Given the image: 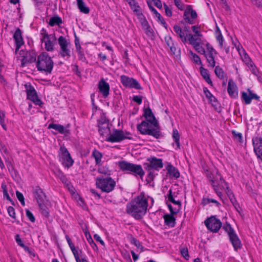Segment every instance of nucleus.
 <instances>
[{
	"label": "nucleus",
	"mask_w": 262,
	"mask_h": 262,
	"mask_svg": "<svg viewBox=\"0 0 262 262\" xmlns=\"http://www.w3.org/2000/svg\"><path fill=\"white\" fill-rule=\"evenodd\" d=\"M191 53L192 56L193 61L196 64H202V63L200 57L195 53H193L192 52H191Z\"/></svg>",
	"instance_id": "obj_57"
},
{
	"label": "nucleus",
	"mask_w": 262,
	"mask_h": 262,
	"mask_svg": "<svg viewBox=\"0 0 262 262\" xmlns=\"http://www.w3.org/2000/svg\"><path fill=\"white\" fill-rule=\"evenodd\" d=\"M133 101L136 102L138 104H141L142 102V96H134L133 97Z\"/></svg>",
	"instance_id": "obj_64"
},
{
	"label": "nucleus",
	"mask_w": 262,
	"mask_h": 262,
	"mask_svg": "<svg viewBox=\"0 0 262 262\" xmlns=\"http://www.w3.org/2000/svg\"><path fill=\"white\" fill-rule=\"evenodd\" d=\"M173 30L176 32L177 35L181 39V41L183 43H186L187 42V33H185L183 29L181 28L178 25H174L173 26Z\"/></svg>",
	"instance_id": "obj_28"
},
{
	"label": "nucleus",
	"mask_w": 262,
	"mask_h": 262,
	"mask_svg": "<svg viewBox=\"0 0 262 262\" xmlns=\"http://www.w3.org/2000/svg\"><path fill=\"white\" fill-rule=\"evenodd\" d=\"M206 47L208 53H206V59L208 63V67L213 68L215 65V58L213 55H216L217 52L209 43L206 44Z\"/></svg>",
	"instance_id": "obj_15"
},
{
	"label": "nucleus",
	"mask_w": 262,
	"mask_h": 262,
	"mask_svg": "<svg viewBox=\"0 0 262 262\" xmlns=\"http://www.w3.org/2000/svg\"><path fill=\"white\" fill-rule=\"evenodd\" d=\"M71 250L76 260L79 259V258H80V254H81L82 252V250L79 249L78 248H75V246L71 248Z\"/></svg>",
	"instance_id": "obj_46"
},
{
	"label": "nucleus",
	"mask_w": 262,
	"mask_h": 262,
	"mask_svg": "<svg viewBox=\"0 0 262 262\" xmlns=\"http://www.w3.org/2000/svg\"><path fill=\"white\" fill-rule=\"evenodd\" d=\"M187 39L189 41V43L192 45L193 47L197 44H200L201 39L198 37H195L191 33H188L187 34Z\"/></svg>",
	"instance_id": "obj_37"
},
{
	"label": "nucleus",
	"mask_w": 262,
	"mask_h": 262,
	"mask_svg": "<svg viewBox=\"0 0 262 262\" xmlns=\"http://www.w3.org/2000/svg\"><path fill=\"white\" fill-rule=\"evenodd\" d=\"M252 141L254 151L257 157L262 161V137H254L252 138Z\"/></svg>",
	"instance_id": "obj_14"
},
{
	"label": "nucleus",
	"mask_w": 262,
	"mask_h": 262,
	"mask_svg": "<svg viewBox=\"0 0 262 262\" xmlns=\"http://www.w3.org/2000/svg\"><path fill=\"white\" fill-rule=\"evenodd\" d=\"M58 43L60 46L59 55L62 58L69 59L71 56L70 50L71 42L67 40L64 37L60 36L58 38Z\"/></svg>",
	"instance_id": "obj_7"
},
{
	"label": "nucleus",
	"mask_w": 262,
	"mask_h": 262,
	"mask_svg": "<svg viewBox=\"0 0 262 262\" xmlns=\"http://www.w3.org/2000/svg\"><path fill=\"white\" fill-rule=\"evenodd\" d=\"M223 229L227 233L230 243L235 251H238L242 248L241 239L231 225L226 222L223 226Z\"/></svg>",
	"instance_id": "obj_4"
},
{
	"label": "nucleus",
	"mask_w": 262,
	"mask_h": 262,
	"mask_svg": "<svg viewBox=\"0 0 262 262\" xmlns=\"http://www.w3.org/2000/svg\"><path fill=\"white\" fill-rule=\"evenodd\" d=\"M174 214H166L164 215V223L169 227H174L176 225V219L173 216Z\"/></svg>",
	"instance_id": "obj_29"
},
{
	"label": "nucleus",
	"mask_w": 262,
	"mask_h": 262,
	"mask_svg": "<svg viewBox=\"0 0 262 262\" xmlns=\"http://www.w3.org/2000/svg\"><path fill=\"white\" fill-rule=\"evenodd\" d=\"M210 184L211 185V186L213 188V190H214V192L216 193V194L217 195V196L220 198L222 199V195H223V193L221 191H219L218 185H216V184H214V180H213L212 179L210 181Z\"/></svg>",
	"instance_id": "obj_47"
},
{
	"label": "nucleus",
	"mask_w": 262,
	"mask_h": 262,
	"mask_svg": "<svg viewBox=\"0 0 262 262\" xmlns=\"http://www.w3.org/2000/svg\"><path fill=\"white\" fill-rule=\"evenodd\" d=\"M164 8L165 10L166 15L168 17L171 16L172 11L166 4H164Z\"/></svg>",
	"instance_id": "obj_63"
},
{
	"label": "nucleus",
	"mask_w": 262,
	"mask_h": 262,
	"mask_svg": "<svg viewBox=\"0 0 262 262\" xmlns=\"http://www.w3.org/2000/svg\"><path fill=\"white\" fill-rule=\"evenodd\" d=\"M98 88L104 98H106L110 94V86L103 78L100 79L98 84Z\"/></svg>",
	"instance_id": "obj_22"
},
{
	"label": "nucleus",
	"mask_w": 262,
	"mask_h": 262,
	"mask_svg": "<svg viewBox=\"0 0 262 262\" xmlns=\"http://www.w3.org/2000/svg\"><path fill=\"white\" fill-rule=\"evenodd\" d=\"M166 169L167 170V173L170 177L176 179L180 177V173L178 170L170 163H169L167 165Z\"/></svg>",
	"instance_id": "obj_32"
},
{
	"label": "nucleus",
	"mask_w": 262,
	"mask_h": 262,
	"mask_svg": "<svg viewBox=\"0 0 262 262\" xmlns=\"http://www.w3.org/2000/svg\"><path fill=\"white\" fill-rule=\"evenodd\" d=\"M4 118H5V114L3 112H0V124L3 127V128L6 130V125L4 123Z\"/></svg>",
	"instance_id": "obj_61"
},
{
	"label": "nucleus",
	"mask_w": 262,
	"mask_h": 262,
	"mask_svg": "<svg viewBox=\"0 0 262 262\" xmlns=\"http://www.w3.org/2000/svg\"><path fill=\"white\" fill-rule=\"evenodd\" d=\"M143 117L145 118V120L149 121L151 125L153 127H157L159 125L158 121L156 119L151 110L149 107L144 110Z\"/></svg>",
	"instance_id": "obj_21"
},
{
	"label": "nucleus",
	"mask_w": 262,
	"mask_h": 262,
	"mask_svg": "<svg viewBox=\"0 0 262 262\" xmlns=\"http://www.w3.org/2000/svg\"><path fill=\"white\" fill-rule=\"evenodd\" d=\"M207 228L210 231L216 233L222 227V223L215 216H211L207 219L204 222Z\"/></svg>",
	"instance_id": "obj_11"
},
{
	"label": "nucleus",
	"mask_w": 262,
	"mask_h": 262,
	"mask_svg": "<svg viewBox=\"0 0 262 262\" xmlns=\"http://www.w3.org/2000/svg\"><path fill=\"white\" fill-rule=\"evenodd\" d=\"M54 40H55V36H52L43 40V42H45V48L47 51L51 52L54 50V44L53 42Z\"/></svg>",
	"instance_id": "obj_31"
},
{
	"label": "nucleus",
	"mask_w": 262,
	"mask_h": 262,
	"mask_svg": "<svg viewBox=\"0 0 262 262\" xmlns=\"http://www.w3.org/2000/svg\"><path fill=\"white\" fill-rule=\"evenodd\" d=\"M48 129L53 128L61 134L68 135L70 130L66 129L63 125L59 124L51 123L48 127Z\"/></svg>",
	"instance_id": "obj_27"
},
{
	"label": "nucleus",
	"mask_w": 262,
	"mask_h": 262,
	"mask_svg": "<svg viewBox=\"0 0 262 262\" xmlns=\"http://www.w3.org/2000/svg\"><path fill=\"white\" fill-rule=\"evenodd\" d=\"M25 86L27 99L31 100L35 105L42 107L43 103L41 99L38 98L37 92L34 88L30 84H26Z\"/></svg>",
	"instance_id": "obj_8"
},
{
	"label": "nucleus",
	"mask_w": 262,
	"mask_h": 262,
	"mask_svg": "<svg viewBox=\"0 0 262 262\" xmlns=\"http://www.w3.org/2000/svg\"><path fill=\"white\" fill-rule=\"evenodd\" d=\"M147 209L143 208L142 206H137L129 202L126 205V211L136 220H139L142 219L146 214Z\"/></svg>",
	"instance_id": "obj_6"
},
{
	"label": "nucleus",
	"mask_w": 262,
	"mask_h": 262,
	"mask_svg": "<svg viewBox=\"0 0 262 262\" xmlns=\"http://www.w3.org/2000/svg\"><path fill=\"white\" fill-rule=\"evenodd\" d=\"M214 72L216 76L221 79H224L226 77V74L225 73L224 70L219 66L215 67Z\"/></svg>",
	"instance_id": "obj_40"
},
{
	"label": "nucleus",
	"mask_w": 262,
	"mask_h": 262,
	"mask_svg": "<svg viewBox=\"0 0 262 262\" xmlns=\"http://www.w3.org/2000/svg\"><path fill=\"white\" fill-rule=\"evenodd\" d=\"M247 92L248 94L244 91L241 92V98L245 104L251 103L252 99L260 101V97L256 94L253 93L250 89H247Z\"/></svg>",
	"instance_id": "obj_16"
},
{
	"label": "nucleus",
	"mask_w": 262,
	"mask_h": 262,
	"mask_svg": "<svg viewBox=\"0 0 262 262\" xmlns=\"http://www.w3.org/2000/svg\"><path fill=\"white\" fill-rule=\"evenodd\" d=\"M217 177L219 178V180L221 182L224 183L226 186L228 185V183L224 180L223 177L218 171H216V173L215 175V183L217 181Z\"/></svg>",
	"instance_id": "obj_58"
},
{
	"label": "nucleus",
	"mask_w": 262,
	"mask_h": 262,
	"mask_svg": "<svg viewBox=\"0 0 262 262\" xmlns=\"http://www.w3.org/2000/svg\"><path fill=\"white\" fill-rule=\"evenodd\" d=\"M181 254L183 257L186 260H188L189 255L188 254V249L187 248H183L180 250Z\"/></svg>",
	"instance_id": "obj_53"
},
{
	"label": "nucleus",
	"mask_w": 262,
	"mask_h": 262,
	"mask_svg": "<svg viewBox=\"0 0 262 262\" xmlns=\"http://www.w3.org/2000/svg\"><path fill=\"white\" fill-rule=\"evenodd\" d=\"M130 203L134 204L137 206H142L143 208L147 209L148 200L143 192L140 193L139 195L135 197L134 200L130 202Z\"/></svg>",
	"instance_id": "obj_20"
},
{
	"label": "nucleus",
	"mask_w": 262,
	"mask_h": 262,
	"mask_svg": "<svg viewBox=\"0 0 262 262\" xmlns=\"http://www.w3.org/2000/svg\"><path fill=\"white\" fill-rule=\"evenodd\" d=\"M148 163L144 164V168L146 170H154L159 171L163 167V160L162 159L157 158L156 157H150L147 159Z\"/></svg>",
	"instance_id": "obj_9"
},
{
	"label": "nucleus",
	"mask_w": 262,
	"mask_h": 262,
	"mask_svg": "<svg viewBox=\"0 0 262 262\" xmlns=\"http://www.w3.org/2000/svg\"><path fill=\"white\" fill-rule=\"evenodd\" d=\"M98 126V132L101 136H109L110 134L111 133V129L110 127L108 126V124H107L106 126L105 127H103L102 125H99Z\"/></svg>",
	"instance_id": "obj_38"
},
{
	"label": "nucleus",
	"mask_w": 262,
	"mask_h": 262,
	"mask_svg": "<svg viewBox=\"0 0 262 262\" xmlns=\"http://www.w3.org/2000/svg\"><path fill=\"white\" fill-rule=\"evenodd\" d=\"M227 91L228 94L231 97L233 98H236L237 97V88L232 79H230L228 81Z\"/></svg>",
	"instance_id": "obj_25"
},
{
	"label": "nucleus",
	"mask_w": 262,
	"mask_h": 262,
	"mask_svg": "<svg viewBox=\"0 0 262 262\" xmlns=\"http://www.w3.org/2000/svg\"><path fill=\"white\" fill-rule=\"evenodd\" d=\"M7 211L10 216H11L13 219L16 218L15 209L13 207H8L7 208Z\"/></svg>",
	"instance_id": "obj_55"
},
{
	"label": "nucleus",
	"mask_w": 262,
	"mask_h": 262,
	"mask_svg": "<svg viewBox=\"0 0 262 262\" xmlns=\"http://www.w3.org/2000/svg\"><path fill=\"white\" fill-rule=\"evenodd\" d=\"M250 70L251 71L252 73L254 75L257 76L258 73V71L256 66L254 64L253 62H251L248 66Z\"/></svg>",
	"instance_id": "obj_52"
},
{
	"label": "nucleus",
	"mask_w": 262,
	"mask_h": 262,
	"mask_svg": "<svg viewBox=\"0 0 262 262\" xmlns=\"http://www.w3.org/2000/svg\"><path fill=\"white\" fill-rule=\"evenodd\" d=\"M139 19L146 35L150 37H153L154 36L153 30L149 26L145 16H143V17H141L139 18Z\"/></svg>",
	"instance_id": "obj_24"
},
{
	"label": "nucleus",
	"mask_w": 262,
	"mask_h": 262,
	"mask_svg": "<svg viewBox=\"0 0 262 262\" xmlns=\"http://www.w3.org/2000/svg\"><path fill=\"white\" fill-rule=\"evenodd\" d=\"M87 241L91 245V247L93 248V249L95 251H97L98 250V247L96 243L94 242L93 239H92L91 235H89V237L87 238Z\"/></svg>",
	"instance_id": "obj_51"
},
{
	"label": "nucleus",
	"mask_w": 262,
	"mask_h": 262,
	"mask_svg": "<svg viewBox=\"0 0 262 262\" xmlns=\"http://www.w3.org/2000/svg\"><path fill=\"white\" fill-rule=\"evenodd\" d=\"M45 202L38 203L39 209L41 211V214L46 217L49 216V208L44 204Z\"/></svg>",
	"instance_id": "obj_39"
},
{
	"label": "nucleus",
	"mask_w": 262,
	"mask_h": 262,
	"mask_svg": "<svg viewBox=\"0 0 262 262\" xmlns=\"http://www.w3.org/2000/svg\"><path fill=\"white\" fill-rule=\"evenodd\" d=\"M77 6L80 11L84 14H88L90 12V9L86 7L83 0H77Z\"/></svg>",
	"instance_id": "obj_36"
},
{
	"label": "nucleus",
	"mask_w": 262,
	"mask_h": 262,
	"mask_svg": "<svg viewBox=\"0 0 262 262\" xmlns=\"http://www.w3.org/2000/svg\"><path fill=\"white\" fill-rule=\"evenodd\" d=\"M210 203H213L215 204L217 207H219L221 205V204L216 200L213 199H210L209 198H203L202 200L201 204L205 206Z\"/></svg>",
	"instance_id": "obj_41"
},
{
	"label": "nucleus",
	"mask_w": 262,
	"mask_h": 262,
	"mask_svg": "<svg viewBox=\"0 0 262 262\" xmlns=\"http://www.w3.org/2000/svg\"><path fill=\"white\" fill-rule=\"evenodd\" d=\"M57 176L63 184L67 185H69L70 183L69 180H68L66 175H64V174L61 171L58 170L57 173Z\"/></svg>",
	"instance_id": "obj_45"
},
{
	"label": "nucleus",
	"mask_w": 262,
	"mask_h": 262,
	"mask_svg": "<svg viewBox=\"0 0 262 262\" xmlns=\"http://www.w3.org/2000/svg\"><path fill=\"white\" fill-rule=\"evenodd\" d=\"M193 47L199 53L204 55L206 57V51L204 48L200 46V43L196 45Z\"/></svg>",
	"instance_id": "obj_50"
},
{
	"label": "nucleus",
	"mask_w": 262,
	"mask_h": 262,
	"mask_svg": "<svg viewBox=\"0 0 262 262\" xmlns=\"http://www.w3.org/2000/svg\"><path fill=\"white\" fill-rule=\"evenodd\" d=\"M165 42H166L167 46L169 47H170L175 44L174 43L173 41L172 40V37L170 36H165Z\"/></svg>",
	"instance_id": "obj_59"
},
{
	"label": "nucleus",
	"mask_w": 262,
	"mask_h": 262,
	"mask_svg": "<svg viewBox=\"0 0 262 262\" xmlns=\"http://www.w3.org/2000/svg\"><path fill=\"white\" fill-rule=\"evenodd\" d=\"M147 4L149 9L151 10L152 12H153L156 15V17L158 18L159 20L163 18V17L159 12H158V11L154 8V7L151 6L150 3L147 2Z\"/></svg>",
	"instance_id": "obj_49"
},
{
	"label": "nucleus",
	"mask_w": 262,
	"mask_h": 262,
	"mask_svg": "<svg viewBox=\"0 0 262 262\" xmlns=\"http://www.w3.org/2000/svg\"><path fill=\"white\" fill-rule=\"evenodd\" d=\"M13 37L14 40H15L16 46L15 52H17L21 46L24 43L22 36V32L19 28L16 29Z\"/></svg>",
	"instance_id": "obj_23"
},
{
	"label": "nucleus",
	"mask_w": 262,
	"mask_h": 262,
	"mask_svg": "<svg viewBox=\"0 0 262 262\" xmlns=\"http://www.w3.org/2000/svg\"><path fill=\"white\" fill-rule=\"evenodd\" d=\"M171 52L173 54L176 55H178L180 54V50L178 49L175 44L171 47H169Z\"/></svg>",
	"instance_id": "obj_62"
},
{
	"label": "nucleus",
	"mask_w": 262,
	"mask_h": 262,
	"mask_svg": "<svg viewBox=\"0 0 262 262\" xmlns=\"http://www.w3.org/2000/svg\"><path fill=\"white\" fill-rule=\"evenodd\" d=\"M116 184L115 180L110 177H97L96 179V187L101 189L102 192L106 193L112 192L114 189Z\"/></svg>",
	"instance_id": "obj_5"
},
{
	"label": "nucleus",
	"mask_w": 262,
	"mask_h": 262,
	"mask_svg": "<svg viewBox=\"0 0 262 262\" xmlns=\"http://www.w3.org/2000/svg\"><path fill=\"white\" fill-rule=\"evenodd\" d=\"M92 156L95 159V163L97 165L100 166L102 165V158L103 155L101 152L97 149H94L92 154Z\"/></svg>",
	"instance_id": "obj_33"
},
{
	"label": "nucleus",
	"mask_w": 262,
	"mask_h": 262,
	"mask_svg": "<svg viewBox=\"0 0 262 262\" xmlns=\"http://www.w3.org/2000/svg\"><path fill=\"white\" fill-rule=\"evenodd\" d=\"M124 139L133 140L130 136H125L122 130L114 129L112 133L106 138V141L111 143L119 142Z\"/></svg>",
	"instance_id": "obj_10"
},
{
	"label": "nucleus",
	"mask_w": 262,
	"mask_h": 262,
	"mask_svg": "<svg viewBox=\"0 0 262 262\" xmlns=\"http://www.w3.org/2000/svg\"><path fill=\"white\" fill-rule=\"evenodd\" d=\"M174 3L175 5L177 7V8L181 10H183L184 8V5L181 2V0H174Z\"/></svg>",
	"instance_id": "obj_60"
},
{
	"label": "nucleus",
	"mask_w": 262,
	"mask_h": 262,
	"mask_svg": "<svg viewBox=\"0 0 262 262\" xmlns=\"http://www.w3.org/2000/svg\"><path fill=\"white\" fill-rule=\"evenodd\" d=\"M120 169L124 173L132 174L136 178L140 177L142 179L145 174L141 165L135 164L126 161H121L118 162Z\"/></svg>",
	"instance_id": "obj_1"
},
{
	"label": "nucleus",
	"mask_w": 262,
	"mask_h": 262,
	"mask_svg": "<svg viewBox=\"0 0 262 262\" xmlns=\"http://www.w3.org/2000/svg\"><path fill=\"white\" fill-rule=\"evenodd\" d=\"M32 192L37 204L45 202L47 198L46 195L39 186H33Z\"/></svg>",
	"instance_id": "obj_18"
},
{
	"label": "nucleus",
	"mask_w": 262,
	"mask_h": 262,
	"mask_svg": "<svg viewBox=\"0 0 262 262\" xmlns=\"http://www.w3.org/2000/svg\"><path fill=\"white\" fill-rule=\"evenodd\" d=\"M36 53L33 51H29L23 56L21 59V67H24L28 64L36 62Z\"/></svg>",
	"instance_id": "obj_17"
},
{
	"label": "nucleus",
	"mask_w": 262,
	"mask_h": 262,
	"mask_svg": "<svg viewBox=\"0 0 262 262\" xmlns=\"http://www.w3.org/2000/svg\"><path fill=\"white\" fill-rule=\"evenodd\" d=\"M196 11L189 6L188 8L184 12L183 18L185 22L189 24H194V19L197 17Z\"/></svg>",
	"instance_id": "obj_19"
},
{
	"label": "nucleus",
	"mask_w": 262,
	"mask_h": 262,
	"mask_svg": "<svg viewBox=\"0 0 262 262\" xmlns=\"http://www.w3.org/2000/svg\"><path fill=\"white\" fill-rule=\"evenodd\" d=\"M60 151L61 152L60 161L65 167L70 168L73 165L74 161L69 152L64 146L60 147Z\"/></svg>",
	"instance_id": "obj_12"
},
{
	"label": "nucleus",
	"mask_w": 262,
	"mask_h": 262,
	"mask_svg": "<svg viewBox=\"0 0 262 262\" xmlns=\"http://www.w3.org/2000/svg\"><path fill=\"white\" fill-rule=\"evenodd\" d=\"M200 73L205 81L211 86H212L213 83L210 78V75L208 70L204 68L203 67H201L200 68Z\"/></svg>",
	"instance_id": "obj_34"
},
{
	"label": "nucleus",
	"mask_w": 262,
	"mask_h": 262,
	"mask_svg": "<svg viewBox=\"0 0 262 262\" xmlns=\"http://www.w3.org/2000/svg\"><path fill=\"white\" fill-rule=\"evenodd\" d=\"M127 2L129 5L131 9L137 15L138 18L143 17L144 15L140 11V7L138 3H137L135 0H127Z\"/></svg>",
	"instance_id": "obj_26"
},
{
	"label": "nucleus",
	"mask_w": 262,
	"mask_h": 262,
	"mask_svg": "<svg viewBox=\"0 0 262 262\" xmlns=\"http://www.w3.org/2000/svg\"><path fill=\"white\" fill-rule=\"evenodd\" d=\"M203 92L209 102L211 103L212 105H216L217 103L216 98L211 93L206 87L203 88Z\"/></svg>",
	"instance_id": "obj_30"
},
{
	"label": "nucleus",
	"mask_w": 262,
	"mask_h": 262,
	"mask_svg": "<svg viewBox=\"0 0 262 262\" xmlns=\"http://www.w3.org/2000/svg\"><path fill=\"white\" fill-rule=\"evenodd\" d=\"M172 138L177 144V148H180V135L177 129H174L172 131Z\"/></svg>",
	"instance_id": "obj_42"
},
{
	"label": "nucleus",
	"mask_w": 262,
	"mask_h": 262,
	"mask_svg": "<svg viewBox=\"0 0 262 262\" xmlns=\"http://www.w3.org/2000/svg\"><path fill=\"white\" fill-rule=\"evenodd\" d=\"M129 239V241L130 244L134 245L138 249H142L143 248V246L141 245L140 242L136 238H135L132 235L128 237Z\"/></svg>",
	"instance_id": "obj_44"
},
{
	"label": "nucleus",
	"mask_w": 262,
	"mask_h": 262,
	"mask_svg": "<svg viewBox=\"0 0 262 262\" xmlns=\"http://www.w3.org/2000/svg\"><path fill=\"white\" fill-rule=\"evenodd\" d=\"M151 125L149 121L144 120L137 125V128L142 135L151 136L156 139L160 138L162 136L160 125H158V126L154 127V128H151Z\"/></svg>",
	"instance_id": "obj_3"
},
{
	"label": "nucleus",
	"mask_w": 262,
	"mask_h": 262,
	"mask_svg": "<svg viewBox=\"0 0 262 262\" xmlns=\"http://www.w3.org/2000/svg\"><path fill=\"white\" fill-rule=\"evenodd\" d=\"M232 134L233 135V139L234 140L237 141L238 142L243 143V135L241 133L237 132L233 130H232Z\"/></svg>",
	"instance_id": "obj_43"
},
{
	"label": "nucleus",
	"mask_w": 262,
	"mask_h": 262,
	"mask_svg": "<svg viewBox=\"0 0 262 262\" xmlns=\"http://www.w3.org/2000/svg\"><path fill=\"white\" fill-rule=\"evenodd\" d=\"M62 23L61 18L59 16L56 15L51 17L49 22V25L51 27L55 26H60Z\"/></svg>",
	"instance_id": "obj_35"
},
{
	"label": "nucleus",
	"mask_w": 262,
	"mask_h": 262,
	"mask_svg": "<svg viewBox=\"0 0 262 262\" xmlns=\"http://www.w3.org/2000/svg\"><path fill=\"white\" fill-rule=\"evenodd\" d=\"M54 66V62L48 53L43 52L37 57L36 68L39 71L51 74Z\"/></svg>",
	"instance_id": "obj_2"
},
{
	"label": "nucleus",
	"mask_w": 262,
	"mask_h": 262,
	"mask_svg": "<svg viewBox=\"0 0 262 262\" xmlns=\"http://www.w3.org/2000/svg\"><path fill=\"white\" fill-rule=\"evenodd\" d=\"M2 188L3 189V195L4 198H6L7 200L10 202H12V200L10 198L7 191V185L5 183H2Z\"/></svg>",
	"instance_id": "obj_48"
},
{
	"label": "nucleus",
	"mask_w": 262,
	"mask_h": 262,
	"mask_svg": "<svg viewBox=\"0 0 262 262\" xmlns=\"http://www.w3.org/2000/svg\"><path fill=\"white\" fill-rule=\"evenodd\" d=\"M41 35H42V37L41 39V42H43V40L46 39H48L50 37L52 36V35H49L45 29L42 28L41 30Z\"/></svg>",
	"instance_id": "obj_56"
},
{
	"label": "nucleus",
	"mask_w": 262,
	"mask_h": 262,
	"mask_svg": "<svg viewBox=\"0 0 262 262\" xmlns=\"http://www.w3.org/2000/svg\"><path fill=\"white\" fill-rule=\"evenodd\" d=\"M120 80L122 85L126 88H134L136 90L143 89L138 81L133 78L122 75L120 77Z\"/></svg>",
	"instance_id": "obj_13"
},
{
	"label": "nucleus",
	"mask_w": 262,
	"mask_h": 262,
	"mask_svg": "<svg viewBox=\"0 0 262 262\" xmlns=\"http://www.w3.org/2000/svg\"><path fill=\"white\" fill-rule=\"evenodd\" d=\"M26 216L32 222L34 223L35 221V218L33 213L28 209H26Z\"/></svg>",
	"instance_id": "obj_54"
}]
</instances>
